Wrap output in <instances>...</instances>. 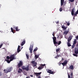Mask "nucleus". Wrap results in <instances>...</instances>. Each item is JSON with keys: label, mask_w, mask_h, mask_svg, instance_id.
Masks as SVG:
<instances>
[{"label": "nucleus", "mask_w": 78, "mask_h": 78, "mask_svg": "<svg viewBox=\"0 0 78 78\" xmlns=\"http://www.w3.org/2000/svg\"><path fill=\"white\" fill-rule=\"evenodd\" d=\"M17 55V52H15V53L13 55H11L9 57V56H7L6 57V58L7 59H10V61H13L14 59H15L16 58H15V55Z\"/></svg>", "instance_id": "f257e3e1"}, {"label": "nucleus", "mask_w": 78, "mask_h": 78, "mask_svg": "<svg viewBox=\"0 0 78 78\" xmlns=\"http://www.w3.org/2000/svg\"><path fill=\"white\" fill-rule=\"evenodd\" d=\"M52 39H53L54 44L55 46L57 47L58 46L57 44L58 42L56 41V37H52Z\"/></svg>", "instance_id": "f03ea898"}, {"label": "nucleus", "mask_w": 78, "mask_h": 78, "mask_svg": "<svg viewBox=\"0 0 78 78\" xmlns=\"http://www.w3.org/2000/svg\"><path fill=\"white\" fill-rule=\"evenodd\" d=\"M74 11H75V8H73L71 11V14L72 15H74V16H76L77 15V14H78V12L77 11L75 12V14H74Z\"/></svg>", "instance_id": "7ed1b4c3"}, {"label": "nucleus", "mask_w": 78, "mask_h": 78, "mask_svg": "<svg viewBox=\"0 0 78 78\" xmlns=\"http://www.w3.org/2000/svg\"><path fill=\"white\" fill-rule=\"evenodd\" d=\"M33 46H34L33 44H32V45H30L29 50H30V53H33Z\"/></svg>", "instance_id": "20e7f679"}, {"label": "nucleus", "mask_w": 78, "mask_h": 78, "mask_svg": "<svg viewBox=\"0 0 78 78\" xmlns=\"http://www.w3.org/2000/svg\"><path fill=\"white\" fill-rule=\"evenodd\" d=\"M31 63L33 64V66H34V67H36L37 66V62H35V61L31 62Z\"/></svg>", "instance_id": "39448f33"}, {"label": "nucleus", "mask_w": 78, "mask_h": 78, "mask_svg": "<svg viewBox=\"0 0 78 78\" xmlns=\"http://www.w3.org/2000/svg\"><path fill=\"white\" fill-rule=\"evenodd\" d=\"M68 62V61L67 60H65V61H64L63 63H62V64L63 65V66H66V65H67V64Z\"/></svg>", "instance_id": "423d86ee"}, {"label": "nucleus", "mask_w": 78, "mask_h": 78, "mask_svg": "<svg viewBox=\"0 0 78 78\" xmlns=\"http://www.w3.org/2000/svg\"><path fill=\"white\" fill-rule=\"evenodd\" d=\"M23 65V62L21 61L18 64V68H20V67H22V66Z\"/></svg>", "instance_id": "0eeeda50"}, {"label": "nucleus", "mask_w": 78, "mask_h": 78, "mask_svg": "<svg viewBox=\"0 0 78 78\" xmlns=\"http://www.w3.org/2000/svg\"><path fill=\"white\" fill-rule=\"evenodd\" d=\"M7 70L8 71L6 72L7 73H9V72H11V69H12V67H10L7 68Z\"/></svg>", "instance_id": "6e6552de"}, {"label": "nucleus", "mask_w": 78, "mask_h": 78, "mask_svg": "<svg viewBox=\"0 0 78 78\" xmlns=\"http://www.w3.org/2000/svg\"><path fill=\"white\" fill-rule=\"evenodd\" d=\"M47 72L48 73H50L51 74H53V73H54L53 71H52L50 69L47 70Z\"/></svg>", "instance_id": "1a4fd4ad"}, {"label": "nucleus", "mask_w": 78, "mask_h": 78, "mask_svg": "<svg viewBox=\"0 0 78 78\" xmlns=\"http://www.w3.org/2000/svg\"><path fill=\"white\" fill-rule=\"evenodd\" d=\"M41 72L40 73H34V75H36V76H38L39 75H40L41 73Z\"/></svg>", "instance_id": "9d476101"}, {"label": "nucleus", "mask_w": 78, "mask_h": 78, "mask_svg": "<svg viewBox=\"0 0 78 78\" xmlns=\"http://www.w3.org/2000/svg\"><path fill=\"white\" fill-rule=\"evenodd\" d=\"M69 69H70V70H73L74 69L73 66L71 65L69 67Z\"/></svg>", "instance_id": "9b49d317"}, {"label": "nucleus", "mask_w": 78, "mask_h": 78, "mask_svg": "<svg viewBox=\"0 0 78 78\" xmlns=\"http://www.w3.org/2000/svg\"><path fill=\"white\" fill-rule=\"evenodd\" d=\"M74 52L75 54H78V48H76L75 49Z\"/></svg>", "instance_id": "f8f14e48"}, {"label": "nucleus", "mask_w": 78, "mask_h": 78, "mask_svg": "<svg viewBox=\"0 0 78 78\" xmlns=\"http://www.w3.org/2000/svg\"><path fill=\"white\" fill-rule=\"evenodd\" d=\"M25 44V39H24L23 40V41L21 43V45L22 46H23V45H24V44Z\"/></svg>", "instance_id": "ddd939ff"}, {"label": "nucleus", "mask_w": 78, "mask_h": 78, "mask_svg": "<svg viewBox=\"0 0 78 78\" xmlns=\"http://www.w3.org/2000/svg\"><path fill=\"white\" fill-rule=\"evenodd\" d=\"M64 2V0H61V6H62Z\"/></svg>", "instance_id": "4468645a"}, {"label": "nucleus", "mask_w": 78, "mask_h": 78, "mask_svg": "<svg viewBox=\"0 0 78 78\" xmlns=\"http://www.w3.org/2000/svg\"><path fill=\"white\" fill-rule=\"evenodd\" d=\"M29 66L28 65L26 67L25 70L26 71H29Z\"/></svg>", "instance_id": "2eb2a0df"}, {"label": "nucleus", "mask_w": 78, "mask_h": 78, "mask_svg": "<svg viewBox=\"0 0 78 78\" xmlns=\"http://www.w3.org/2000/svg\"><path fill=\"white\" fill-rule=\"evenodd\" d=\"M69 32V30L67 31H65L64 33L65 34V35H67V34H68V33Z\"/></svg>", "instance_id": "dca6fc26"}, {"label": "nucleus", "mask_w": 78, "mask_h": 78, "mask_svg": "<svg viewBox=\"0 0 78 78\" xmlns=\"http://www.w3.org/2000/svg\"><path fill=\"white\" fill-rule=\"evenodd\" d=\"M73 37V35H71L68 38V39H69L70 40H71Z\"/></svg>", "instance_id": "f3484780"}, {"label": "nucleus", "mask_w": 78, "mask_h": 78, "mask_svg": "<svg viewBox=\"0 0 78 78\" xmlns=\"http://www.w3.org/2000/svg\"><path fill=\"white\" fill-rule=\"evenodd\" d=\"M15 29L16 31H19V30L20 29H19V28H18V27H15Z\"/></svg>", "instance_id": "a211bd4d"}, {"label": "nucleus", "mask_w": 78, "mask_h": 78, "mask_svg": "<svg viewBox=\"0 0 78 78\" xmlns=\"http://www.w3.org/2000/svg\"><path fill=\"white\" fill-rule=\"evenodd\" d=\"M11 29L12 32L13 33H15V31H14V30L13 29L12 27H11Z\"/></svg>", "instance_id": "6ab92c4d"}, {"label": "nucleus", "mask_w": 78, "mask_h": 78, "mask_svg": "<svg viewBox=\"0 0 78 78\" xmlns=\"http://www.w3.org/2000/svg\"><path fill=\"white\" fill-rule=\"evenodd\" d=\"M6 61L8 63H10V62L11 61H11V58H10V60H9V59H6Z\"/></svg>", "instance_id": "aec40b11"}, {"label": "nucleus", "mask_w": 78, "mask_h": 78, "mask_svg": "<svg viewBox=\"0 0 78 78\" xmlns=\"http://www.w3.org/2000/svg\"><path fill=\"white\" fill-rule=\"evenodd\" d=\"M62 29H64V30H66V29H67V27H65V26H62Z\"/></svg>", "instance_id": "412c9836"}, {"label": "nucleus", "mask_w": 78, "mask_h": 78, "mask_svg": "<svg viewBox=\"0 0 78 78\" xmlns=\"http://www.w3.org/2000/svg\"><path fill=\"white\" fill-rule=\"evenodd\" d=\"M58 43L57 42V45H60V44H61V41H58Z\"/></svg>", "instance_id": "4be33fe9"}, {"label": "nucleus", "mask_w": 78, "mask_h": 78, "mask_svg": "<svg viewBox=\"0 0 78 78\" xmlns=\"http://www.w3.org/2000/svg\"><path fill=\"white\" fill-rule=\"evenodd\" d=\"M67 44L68 45V47H71V44L70 43L67 42Z\"/></svg>", "instance_id": "5701e85b"}, {"label": "nucleus", "mask_w": 78, "mask_h": 78, "mask_svg": "<svg viewBox=\"0 0 78 78\" xmlns=\"http://www.w3.org/2000/svg\"><path fill=\"white\" fill-rule=\"evenodd\" d=\"M22 70V69H20V68H19V70L18 71V73H21Z\"/></svg>", "instance_id": "b1692460"}, {"label": "nucleus", "mask_w": 78, "mask_h": 78, "mask_svg": "<svg viewBox=\"0 0 78 78\" xmlns=\"http://www.w3.org/2000/svg\"><path fill=\"white\" fill-rule=\"evenodd\" d=\"M76 40L74 39V43L73 44L75 45V44H76Z\"/></svg>", "instance_id": "393cba45"}, {"label": "nucleus", "mask_w": 78, "mask_h": 78, "mask_svg": "<svg viewBox=\"0 0 78 78\" xmlns=\"http://www.w3.org/2000/svg\"><path fill=\"white\" fill-rule=\"evenodd\" d=\"M4 73H6V72H8V69H4Z\"/></svg>", "instance_id": "a878e982"}, {"label": "nucleus", "mask_w": 78, "mask_h": 78, "mask_svg": "<svg viewBox=\"0 0 78 78\" xmlns=\"http://www.w3.org/2000/svg\"><path fill=\"white\" fill-rule=\"evenodd\" d=\"M60 50V48H58L56 49V53H58V52Z\"/></svg>", "instance_id": "bb28decb"}, {"label": "nucleus", "mask_w": 78, "mask_h": 78, "mask_svg": "<svg viewBox=\"0 0 78 78\" xmlns=\"http://www.w3.org/2000/svg\"><path fill=\"white\" fill-rule=\"evenodd\" d=\"M44 66H45V64H41V67H43V68H44Z\"/></svg>", "instance_id": "cd10ccee"}, {"label": "nucleus", "mask_w": 78, "mask_h": 78, "mask_svg": "<svg viewBox=\"0 0 78 78\" xmlns=\"http://www.w3.org/2000/svg\"><path fill=\"white\" fill-rule=\"evenodd\" d=\"M56 54L57 55L55 56V58H59V55H58V53H56Z\"/></svg>", "instance_id": "c85d7f7f"}, {"label": "nucleus", "mask_w": 78, "mask_h": 78, "mask_svg": "<svg viewBox=\"0 0 78 78\" xmlns=\"http://www.w3.org/2000/svg\"><path fill=\"white\" fill-rule=\"evenodd\" d=\"M38 69H39V70H41V69H43V67H39L37 68Z\"/></svg>", "instance_id": "c756f323"}, {"label": "nucleus", "mask_w": 78, "mask_h": 78, "mask_svg": "<svg viewBox=\"0 0 78 78\" xmlns=\"http://www.w3.org/2000/svg\"><path fill=\"white\" fill-rule=\"evenodd\" d=\"M35 59H37L39 57V56L38 55H35Z\"/></svg>", "instance_id": "7c9ffc66"}, {"label": "nucleus", "mask_w": 78, "mask_h": 78, "mask_svg": "<svg viewBox=\"0 0 78 78\" xmlns=\"http://www.w3.org/2000/svg\"><path fill=\"white\" fill-rule=\"evenodd\" d=\"M73 55L74 56H76V57H77L78 56V54H73Z\"/></svg>", "instance_id": "2f4dec72"}, {"label": "nucleus", "mask_w": 78, "mask_h": 78, "mask_svg": "<svg viewBox=\"0 0 78 78\" xmlns=\"http://www.w3.org/2000/svg\"><path fill=\"white\" fill-rule=\"evenodd\" d=\"M38 49L37 48V47H36L34 50V51H37Z\"/></svg>", "instance_id": "473e14b6"}, {"label": "nucleus", "mask_w": 78, "mask_h": 78, "mask_svg": "<svg viewBox=\"0 0 78 78\" xmlns=\"http://www.w3.org/2000/svg\"><path fill=\"white\" fill-rule=\"evenodd\" d=\"M20 51H21V50L20 49H17V52L19 53Z\"/></svg>", "instance_id": "72a5a7b5"}, {"label": "nucleus", "mask_w": 78, "mask_h": 78, "mask_svg": "<svg viewBox=\"0 0 78 78\" xmlns=\"http://www.w3.org/2000/svg\"><path fill=\"white\" fill-rule=\"evenodd\" d=\"M26 56L27 58V59H29V56L27 54H26Z\"/></svg>", "instance_id": "f704fd0d"}, {"label": "nucleus", "mask_w": 78, "mask_h": 78, "mask_svg": "<svg viewBox=\"0 0 78 78\" xmlns=\"http://www.w3.org/2000/svg\"><path fill=\"white\" fill-rule=\"evenodd\" d=\"M22 69H23V70H25V69H26V67H25V66H23L22 67Z\"/></svg>", "instance_id": "c9c22d12"}, {"label": "nucleus", "mask_w": 78, "mask_h": 78, "mask_svg": "<svg viewBox=\"0 0 78 78\" xmlns=\"http://www.w3.org/2000/svg\"><path fill=\"white\" fill-rule=\"evenodd\" d=\"M69 1L70 2H73L75 1V0H69Z\"/></svg>", "instance_id": "e433bc0d"}, {"label": "nucleus", "mask_w": 78, "mask_h": 78, "mask_svg": "<svg viewBox=\"0 0 78 78\" xmlns=\"http://www.w3.org/2000/svg\"><path fill=\"white\" fill-rule=\"evenodd\" d=\"M75 44H73V45L72 46V48H73L75 47Z\"/></svg>", "instance_id": "4c0bfd02"}, {"label": "nucleus", "mask_w": 78, "mask_h": 78, "mask_svg": "<svg viewBox=\"0 0 78 78\" xmlns=\"http://www.w3.org/2000/svg\"><path fill=\"white\" fill-rule=\"evenodd\" d=\"M59 11L60 12H61V11H62V8H60Z\"/></svg>", "instance_id": "58836bf2"}, {"label": "nucleus", "mask_w": 78, "mask_h": 78, "mask_svg": "<svg viewBox=\"0 0 78 78\" xmlns=\"http://www.w3.org/2000/svg\"><path fill=\"white\" fill-rule=\"evenodd\" d=\"M70 41L71 40H70V39H68V42L69 43H70Z\"/></svg>", "instance_id": "ea45409f"}, {"label": "nucleus", "mask_w": 78, "mask_h": 78, "mask_svg": "<svg viewBox=\"0 0 78 78\" xmlns=\"http://www.w3.org/2000/svg\"><path fill=\"white\" fill-rule=\"evenodd\" d=\"M61 62H59V63H58V66H61Z\"/></svg>", "instance_id": "a19ab883"}, {"label": "nucleus", "mask_w": 78, "mask_h": 78, "mask_svg": "<svg viewBox=\"0 0 78 78\" xmlns=\"http://www.w3.org/2000/svg\"><path fill=\"white\" fill-rule=\"evenodd\" d=\"M2 75V72L0 71V76Z\"/></svg>", "instance_id": "79ce46f5"}, {"label": "nucleus", "mask_w": 78, "mask_h": 78, "mask_svg": "<svg viewBox=\"0 0 78 78\" xmlns=\"http://www.w3.org/2000/svg\"><path fill=\"white\" fill-rule=\"evenodd\" d=\"M2 46H3V44H1L0 45V48H1V47H2Z\"/></svg>", "instance_id": "37998d69"}, {"label": "nucleus", "mask_w": 78, "mask_h": 78, "mask_svg": "<svg viewBox=\"0 0 78 78\" xmlns=\"http://www.w3.org/2000/svg\"><path fill=\"white\" fill-rule=\"evenodd\" d=\"M71 76H73V72L71 73Z\"/></svg>", "instance_id": "c03bdc74"}, {"label": "nucleus", "mask_w": 78, "mask_h": 78, "mask_svg": "<svg viewBox=\"0 0 78 78\" xmlns=\"http://www.w3.org/2000/svg\"><path fill=\"white\" fill-rule=\"evenodd\" d=\"M76 39L77 40L78 39V36H76Z\"/></svg>", "instance_id": "a18cd8bd"}, {"label": "nucleus", "mask_w": 78, "mask_h": 78, "mask_svg": "<svg viewBox=\"0 0 78 78\" xmlns=\"http://www.w3.org/2000/svg\"><path fill=\"white\" fill-rule=\"evenodd\" d=\"M67 25H68V26H69V25H70V23H67Z\"/></svg>", "instance_id": "49530a36"}, {"label": "nucleus", "mask_w": 78, "mask_h": 78, "mask_svg": "<svg viewBox=\"0 0 78 78\" xmlns=\"http://www.w3.org/2000/svg\"><path fill=\"white\" fill-rule=\"evenodd\" d=\"M55 33H53V34H52V35H53V36L54 37H55V34H54Z\"/></svg>", "instance_id": "de8ad7c7"}, {"label": "nucleus", "mask_w": 78, "mask_h": 78, "mask_svg": "<svg viewBox=\"0 0 78 78\" xmlns=\"http://www.w3.org/2000/svg\"><path fill=\"white\" fill-rule=\"evenodd\" d=\"M18 49H20V46H19V45L18 46Z\"/></svg>", "instance_id": "09e8293b"}, {"label": "nucleus", "mask_w": 78, "mask_h": 78, "mask_svg": "<svg viewBox=\"0 0 78 78\" xmlns=\"http://www.w3.org/2000/svg\"><path fill=\"white\" fill-rule=\"evenodd\" d=\"M56 24H58V23H59V22L57 21V22H56Z\"/></svg>", "instance_id": "8fccbe9b"}, {"label": "nucleus", "mask_w": 78, "mask_h": 78, "mask_svg": "<svg viewBox=\"0 0 78 78\" xmlns=\"http://www.w3.org/2000/svg\"><path fill=\"white\" fill-rule=\"evenodd\" d=\"M57 39H59V36H58L57 37Z\"/></svg>", "instance_id": "3c124183"}, {"label": "nucleus", "mask_w": 78, "mask_h": 78, "mask_svg": "<svg viewBox=\"0 0 78 78\" xmlns=\"http://www.w3.org/2000/svg\"><path fill=\"white\" fill-rule=\"evenodd\" d=\"M30 76L31 77H33V75H31Z\"/></svg>", "instance_id": "603ef678"}, {"label": "nucleus", "mask_w": 78, "mask_h": 78, "mask_svg": "<svg viewBox=\"0 0 78 78\" xmlns=\"http://www.w3.org/2000/svg\"><path fill=\"white\" fill-rule=\"evenodd\" d=\"M38 78H41V76H38Z\"/></svg>", "instance_id": "864d4df0"}, {"label": "nucleus", "mask_w": 78, "mask_h": 78, "mask_svg": "<svg viewBox=\"0 0 78 78\" xmlns=\"http://www.w3.org/2000/svg\"><path fill=\"white\" fill-rule=\"evenodd\" d=\"M64 60V58H62V60L63 61V60Z\"/></svg>", "instance_id": "5fc2aeb1"}, {"label": "nucleus", "mask_w": 78, "mask_h": 78, "mask_svg": "<svg viewBox=\"0 0 78 78\" xmlns=\"http://www.w3.org/2000/svg\"><path fill=\"white\" fill-rule=\"evenodd\" d=\"M1 6H2V5H1V4H0V8L1 7Z\"/></svg>", "instance_id": "6e6d98bb"}, {"label": "nucleus", "mask_w": 78, "mask_h": 78, "mask_svg": "<svg viewBox=\"0 0 78 78\" xmlns=\"http://www.w3.org/2000/svg\"><path fill=\"white\" fill-rule=\"evenodd\" d=\"M62 37V36H61V37Z\"/></svg>", "instance_id": "4d7b16f0"}, {"label": "nucleus", "mask_w": 78, "mask_h": 78, "mask_svg": "<svg viewBox=\"0 0 78 78\" xmlns=\"http://www.w3.org/2000/svg\"><path fill=\"white\" fill-rule=\"evenodd\" d=\"M26 78H28V77H27Z\"/></svg>", "instance_id": "13d9d810"}, {"label": "nucleus", "mask_w": 78, "mask_h": 78, "mask_svg": "<svg viewBox=\"0 0 78 78\" xmlns=\"http://www.w3.org/2000/svg\"><path fill=\"white\" fill-rule=\"evenodd\" d=\"M6 78H7V77H6Z\"/></svg>", "instance_id": "bf43d9fd"}, {"label": "nucleus", "mask_w": 78, "mask_h": 78, "mask_svg": "<svg viewBox=\"0 0 78 78\" xmlns=\"http://www.w3.org/2000/svg\"><path fill=\"white\" fill-rule=\"evenodd\" d=\"M61 38H62V37H61Z\"/></svg>", "instance_id": "052dcab7"}]
</instances>
